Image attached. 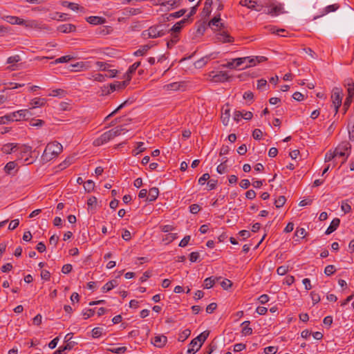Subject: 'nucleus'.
<instances>
[{
    "mask_svg": "<svg viewBox=\"0 0 354 354\" xmlns=\"http://www.w3.org/2000/svg\"><path fill=\"white\" fill-rule=\"evenodd\" d=\"M141 12L142 11L140 8H126L123 10L124 15H136Z\"/></svg>",
    "mask_w": 354,
    "mask_h": 354,
    "instance_id": "obj_33",
    "label": "nucleus"
},
{
    "mask_svg": "<svg viewBox=\"0 0 354 354\" xmlns=\"http://www.w3.org/2000/svg\"><path fill=\"white\" fill-rule=\"evenodd\" d=\"M152 47V45L146 44L140 46V48L133 53L135 56H143Z\"/></svg>",
    "mask_w": 354,
    "mask_h": 354,
    "instance_id": "obj_29",
    "label": "nucleus"
},
{
    "mask_svg": "<svg viewBox=\"0 0 354 354\" xmlns=\"http://www.w3.org/2000/svg\"><path fill=\"white\" fill-rule=\"evenodd\" d=\"M191 335V330L188 328L185 329L182 331L178 336V340L179 342H184Z\"/></svg>",
    "mask_w": 354,
    "mask_h": 354,
    "instance_id": "obj_38",
    "label": "nucleus"
},
{
    "mask_svg": "<svg viewBox=\"0 0 354 354\" xmlns=\"http://www.w3.org/2000/svg\"><path fill=\"white\" fill-rule=\"evenodd\" d=\"M310 297L313 301V305L317 304L320 301V296L318 293L315 292V291H312L310 292Z\"/></svg>",
    "mask_w": 354,
    "mask_h": 354,
    "instance_id": "obj_55",
    "label": "nucleus"
},
{
    "mask_svg": "<svg viewBox=\"0 0 354 354\" xmlns=\"http://www.w3.org/2000/svg\"><path fill=\"white\" fill-rule=\"evenodd\" d=\"M163 88L166 91H177L180 88V84L178 82H173L165 85Z\"/></svg>",
    "mask_w": 354,
    "mask_h": 354,
    "instance_id": "obj_40",
    "label": "nucleus"
},
{
    "mask_svg": "<svg viewBox=\"0 0 354 354\" xmlns=\"http://www.w3.org/2000/svg\"><path fill=\"white\" fill-rule=\"evenodd\" d=\"M14 116V114H6L0 117V124H7L8 122H11Z\"/></svg>",
    "mask_w": 354,
    "mask_h": 354,
    "instance_id": "obj_47",
    "label": "nucleus"
},
{
    "mask_svg": "<svg viewBox=\"0 0 354 354\" xmlns=\"http://www.w3.org/2000/svg\"><path fill=\"white\" fill-rule=\"evenodd\" d=\"M113 138V130L111 129L108 131L102 133L98 138L95 139L93 141V145L95 146H100L104 143L108 142L109 140Z\"/></svg>",
    "mask_w": 354,
    "mask_h": 354,
    "instance_id": "obj_8",
    "label": "nucleus"
},
{
    "mask_svg": "<svg viewBox=\"0 0 354 354\" xmlns=\"http://www.w3.org/2000/svg\"><path fill=\"white\" fill-rule=\"evenodd\" d=\"M209 335V330H205L201 334H199L196 338L193 339L191 341V344L198 345L196 349L194 348H188L187 351V354H195L202 346L203 343L207 339Z\"/></svg>",
    "mask_w": 354,
    "mask_h": 354,
    "instance_id": "obj_2",
    "label": "nucleus"
},
{
    "mask_svg": "<svg viewBox=\"0 0 354 354\" xmlns=\"http://www.w3.org/2000/svg\"><path fill=\"white\" fill-rule=\"evenodd\" d=\"M339 8V6L337 3L328 6L324 9L322 15H326L330 12L336 11Z\"/></svg>",
    "mask_w": 354,
    "mask_h": 354,
    "instance_id": "obj_37",
    "label": "nucleus"
},
{
    "mask_svg": "<svg viewBox=\"0 0 354 354\" xmlns=\"http://www.w3.org/2000/svg\"><path fill=\"white\" fill-rule=\"evenodd\" d=\"M189 22V19H188L187 18H184L182 20H180V21L175 24L171 27V28H170L169 30H167V32H173L174 33H178L180 32L183 27H184L185 26V24H187Z\"/></svg>",
    "mask_w": 354,
    "mask_h": 354,
    "instance_id": "obj_12",
    "label": "nucleus"
},
{
    "mask_svg": "<svg viewBox=\"0 0 354 354\" xmlns=\"http://www.w3.org/2000/svg\"><path fill=\"white\" fill-rule=\"evenodd\" d=\"M16 152L17 155H22L23 153H32V147L26 145L16 144ZM33 152H36L35 150Z\"/></svg>",
    "mask_w": 354,
    "mask_h": 354,
    "instance_id": "obj_14",
    "label": "nucleus"
},
{
    "mask_svg": "<svg viewBox=\"0 0 354 354\" xmlns=\"http://www.w3.org/2000/svg\"><path fill=\"white\" fill-rule=\"evenodd\" d=\"M73 57L70 55H64L59 58H57L55 60V62H52V64H58V63H66L73 59Z\"/></svg>",
    "mask_w": 354,
    "mask_h": 354,
    "instance_id": "obj_45",
    "label": "nucleus"
},
{
    "mask_svg": "<svg viewBox=\"0 0 354 354\" xmlns=\"http://www.w3.org/2000/svg\"><path fill=\"white\" fill-rule=\"evenodd\" d=\"M196 32L201 35H203L206 30L205 22L198 21L196 23Z\"/></svg>",
    "mask_w": 354,
    "mask_h": 354,
    "instance_id": "obj_42",
    "label": "nucleus"
},
{
    "mask_svg": "<svg viewBox=\"0 0 354 354\" xmlns=\"http://www.w3.org/2000/svg\"><path fill=\"white\" fill-rule=\"evenodd\" d=\"M347 91L348 98L353 97L354 96V82L351 80H348L346 82Z\"/></svg>",
    "mask_w": 354,
    "mask_h": 354,
    "instance_id": "obj_34",
    "label": "nucleus"
},
{
    "mask_svg": "<svg viewBox=\"0 0 354 354\" xmlns=\"http://www.w3.org/2000/svg\"><path fill=\"white\" fill-rule=\"evenodd\" d=\"M84 187L86 192L90 193L94 190L95 183L91 180H88L84 183Z\"/></svg>",
    "mask_w": 354,
    "mask_h": 354,
    "instance_id": "obj_36",
    "label": "nucleus"
},
{
    "mask_svg": "<svg viewBox=\"0 0 354 354\" xmlns=\"http://www.w3.org/2000/svg\"><path fill=\"white\" fill-rule=\"evenodd\" d=\"M339 224H340L339 218H333L332 220L330 225L326 229L325 234L328 235V234L333 233V232H335L337 230V228L339 227Z\"/></svg>",
    "mask_w": 354,
    "mask_h": 354,
    "instance_id": "obj_18",
    "label": "nucleus"
},
{
    "mask_svg": "<svg viewBox=\"0 0 354 354\" xmlns=\"http://www.w3.org/2000/svg\"><path fill=\"white\" fill-rule=\"evenodd\" d=\"M86 21L91 24L98 25L104 24L106 22V19L101 17L91 16L86 18Z\"/></svg>",
    "mask_w": 354,
    "mask_h": 354,
    "instance_id": "obj_20",
    "label": "nucleus"
},
{
    "mask_svg": "<svg viewBox=\"0 0 354 354\" xmlns=\"http://www.w3.org/2000/svg\"><path fill=\"white\" fill-rule=\"evenodd\" d=\"M16 144L15 143H8L4 145L2 148L1 151L3 153L6 154H10V153H15L16 151Z\"/></svg>",
    "mask_w": 354,
    "mask_h": 354,
    "instance_id": "obj_21",
    "label": "nucleus"
},
{
    "mask_svg": "<svg viewBox=\"0 0 354 354\" xmlns=\"http://www.w3.org/2000/svg\"><path fill=\"white\" fill-rule=\"evenodd\" d=\"M141 62H136L133 63L128 69L127 74L131 75L135 73L136 69L140 66Z\"/></svg>",
    "mask_w": 354,
    "mask_h": 354,
    "instance_id": "obj_53",
    "label": "nucleus"
},
{
    "mask_svg": "<svg viewBox=\"0 0 354 354\" xmlns=\"http://www.w3.org/2000/svg\"><path fill=\"white\" fill-rule=\"evenodd\" d=\"M351 148V144L347 141L342 142L330 155H349Z\"/></svg>",
    "mask_w": 354,
    "mask_h": 354,
    "instance_id": "obj_7",
    "label": "nucleus"
},
{
    "mask_svg": "<svg viewBox=\"0 0 354 354\" xmlns=\"http://www.w3.org/2000/svg\"><path fill=\"white\" fill-rule=\"evenodd\" d=\"M62 150V145L57 141H53L46 145L42 155H59Z\"/></svg>",
    "mask_w": 354,
    "mask_h": 354,
    "instance_id": "obj_3",
    "label": "nucleus"
},
{
    "mask_svg": "<svg viewBox=\"0 0 354 354\" xmlns=\"http://www.w3.org/2000/svg\"><path fill=\"white\" fill-rule=\"evenodd\" d=\"M217 180H214V179H210L208 180L207 182V189L208 190H212L216 188V185H217Z\"/></svg>",
    "mask_w": 354,
    "mask_h": 354,
    "instance_id": "obj_61",
    "label": "nucleus"
},
{
    "mask_svg": "<svg viewBox=\"0 0 354 354\" xmlns=\"http://www.w3.org/2000/svg\"><path fill=\"white\" fill-rule=\"evenodd\" d=\"M250 323V321H245L241 324L243 326L241 333L243 335H250L252 334V328L249 326Z\"/></svg>",
    "mask_w": 354,
    "mask_h": 354,
    "instance_id": "obj_30",
    "label": "nucleus"
},
{
    "mask_svg": "<svg viewBox=\"0 0 354 354\" xmlns=\"http://www.w3.org/2000/svg\"><path fill=\"white\" fill-rule=\"evenodd\" d=\"M221 286L224 290H228L232 286V283L230 280L225 279L221 283Z\"/></svg>",
    "mask_w": 354,
    "mask_h": 354,
    "instance_id": "obj_60",
    "label": "nucleus"
},
{
    "mask_svg": "<svg viewBox=\"0 0 354 354\" xmlns=\"http://www.w3.org/2000/svg\"><path fill=\"white\" fill-rule=\"evenodd\" d=\"M21 158L17 159L15 161L8 162L4 167V171L8 175L14 176L18 170V169H16V168H19L17 162L21 161Z\"/></svg>",
    "mask_w": 354,
    "mask_h": 354,
    "instance_id": "obj_9",
    "label": "nucleus"
},
{
    "mask_svg": "<svg viewBox=\"0 0 354 354\" xmlns=\"http://www.w3.org/2000/svg\"><path fill=\"white\" fill-rule=\"evenodd\" d=\"M308 234L306 232L304 228H297L295 232V236L304 239Z\"/></svg>",
    "mask_w": 354,
    "mask_h": 354,
    "instance_id": "obj_63",
    "label": "nucleus"
},
{
    "mask_svg": "<svg viewBox=\"0 0 354 354\" xmlns=\"http://www.w3.org/2000/svg\"><path fill=\"white\" fill-rule=\"evenodd\" d=\"M29 113L28 110L24 109V110H19L13 113H11L10 114H14L15 116L13 117V119L12 120V122L13 121H20L22 119H24L26 113Z\"/></svg>",
    "mask_w": 354,
    "mask_h": 354,
    "instance_id": "obj_23",
    "label": "nucleus"
},
{
    "mask_svg": "<svg viewBox=\"0 0 354 354\" xmlns=\"http://www.w3.org/2000/svg\"><path fill=\"white\" fill-rule=\"evenodd\" d=\"M267 151V148L266 146L264 145H259L258 146H257L256 147H254L253 148V152L257 154H261V153H263L265 154Z\"/></svg>",
    "mask_w": 354,
    "mask_h": 354,
    "instance_id": "obj_48",
    "label": "nucleus"
},
{
    "mask_svg": "<svg viewBox=\"0 0 354 354\" xmlns=\"http://www.w3.org/2000/svg\"><path fill=\"white\" fill-rule=\"evenodd\" d=\"M247 59H248V57H241V58L234 59L235 68L237 67H240L243 64L245 63L247 61Z\"/></svg>",
    "mask_w": 354,
    "mask_h": 354,
    "instance_id": "obj_56",
    "label": "nucleus"
},
{
    "mask_svg": "<svg viewBox=\"0 0 354 354\" xmlns=\"http://www.w3.org/2000/svg\"><path fill=\"white\" fill-rule=\"evenodd\" d=\"M167 30L163 28L162 25L152 26L148 30L142 32V36L145 39L157 38L162 37L166 34Z\"/></svg>",
    "mask_w": 354,
    "mask_h": 354,
    "instance_id": "obj_1",
    "label": "nucleus"
},
{
    "mask_svg": "<svg viewBox=\"0 0 354 354\" xmlns=\"http://www.w3.org/2000/svg\"><path fill=\"white\" fill-rule=\"evenodd\" d=\"M336 269L333 265H328L324 269V273L327 276H330L335 272Z\"/></svg>",
    "mask_w": 354,
    "mask_h": 354,
    "instance_id": "obj_54",
    "label": "nucleus"
},
{
    "mask_svg": "<svg viewBox=\"0 0 354 354\" xmlns=\"http://www.w3.org/2000/svg\"><path fill=\"white\" fill-rule=\"evenodd\" d=\"M128 100L124 101L123 103H122L119 106H118L114 111H113L109 115H108L105 118V120H108L111 117H113L115 115L120 109H122L123 107L126 106V104H128Z\"/></svg>",
    "mask_w": 354,
    "mask_h": 354,
    "instance_id": "obj_44",
    "label": "nucleus"
},
{
    "mask_svg": "<svg viewBox=\"0 0 354 354\" xmlns=\"http://www.w3.org/2000/svg\"><path fill=\"white\" fill-rule=\"evenodd\" d=\"M263 136V132L259 129H255L252 132V137L255 140H261Z\"/></svg>",
    "mask_w": 354,
    "mask_h": 354,
    "instance_id": "obj_57",
    "label": "nucleus"
},
{
    "mask_svg": "<svg viewBox=\"0 0 354 354\" xmlns=\"http://www.w3.org/2000/svg\"><path fill=\"white\" fill-rule=\"evenodd\" d=\"M96 65L99 67L101 71H106L109 68L110 65L106 62H97Z\"/></svg>",
    "mask_w": 354,
    "mask_h": 354,
    "instance_id": "obj_64",
    "label": "nucleus"
},
{
    "mask_svg": "<svg viewBox=\"0 0 354 354\" xmlns=\"http://www.w3.org/2000/svg\"><path fill=\"white\" fill-rule=\"evenodd\" d=\"M57 30L63 33L73 32L76 30V26L71 24H62L57 27Z\"/></svg>",
    "mask_w": 354,
    "mask_h": 354,
    "instance_id": "obj_17",
    "label": "nucleus"
},
{
    "mask_svg": "<svg viewBox=\"0 0 354 354\" xmlns=\"http://www.w3.org/2000/svg\"><path fill=\"white\" fill-rule=\"evenodd\" d=\"M145 145L144 142L138 143L135 149L133 150V153L135 152V155H138L140 153L145 152L147 149V147Z\"/></svg>",
    "mask_w": 354,
    "mask_h": 354,
    "instance_id": "obj_39",
    "label": "nucleus"
},
{
    "mask_svg": "<svg viewBox=\"0 0 354 354\" xmlns=\"http://www.w3.org/2000/svg\"><path fill=\"white\" fill-rule=\"evenodd\" d=\"M217 348L216 344L212 342L203 351V354H212Z\"/></svg>",
    "mask_w": 354,
    "mask_h": 354,
    "instance_id": "obj_46",
    "label": "nucleus"
},
{
    "mask_svg": "<svg viewBox=\"0 0 354 354\" xmlns=\"http://www.w3.org/2000/svg\"><path fill=\"white\" fill-rule=\"evenodd\" d=\"M129 80L117 82L115 84H110L107 86H104L102 88V95H108L115 90H120L125 88L129 84Z\"/></svg>",
    "mask_w": 354,
    "mask_h": 354,
    "instance_id": "obj_5",
    "label": "nucleus"
},
{
    "mask_svg": "<svg viewBox=\"0 0 354 354\" xmlns=\"http://www.w3.org/2000/svg\"><path fill=\"white\" fill-rule=\"evenodd\" d=\"M342 91L341 88L335 87L332 91L331 100L334 105L335 114L338 112L339 108L342 104Z\"/></svg>",
    "mask_w": 354,
    "mask_h": 354,
    "instance_id": "obj_4",
    "label": "nucleus"
},
{
    "mask_svg": "<svg viewBox=\"0 0 354 354\" xmlns=\"http://www.w3.org/2000/svg\"><path fill=\"white\" fill-rule=\"evenodd\" d=\"M240 4L243 6H246L250 9L257 11H261L262 8V6H257V2L252 0H241Z\"/></svg>",
    "mask_w": 354,
    "mask_h": 354,
    "instance_id": "obj_16",
    "label": "nucleus"
},
{
    "mask_svg": "<svg viewBox=\"0 0 354 354\" xmlns=\"http://www.w3.org/2000/svg\"><path fill=\"white\" fill-rule=\"evenodd\" d=\"M69 6V9L73 10V11H80L82 12H85V8L82 6H80L77 3H72L68 4Z\"/></svg>",
    "mask_w": 354,
    "mask_h": 354,
    "instance_id": "obj_50",
    "label": "nucleus"
},
{
    "mask_svg": "<svg viewBox=\"0 0 354 354\" xmlns=\"http://www.w3.org/2000/svg\"><path fill=\"white\" fill-rule=\"evenodd\" d=\"M167 342V337L164 335H158L151 339V343L156 347L162 348Z\"/></svg>",
    "mask_w": 354,
    "mask_h": 354,
    "instance_id": "obj_10",
    "label": "nucleus"
},
{
    "mask_svg": "<svg viewBox=\"0 0 354 354\" xmlns=\"http://www.w3.org/2000/svg\"><path fill=\"white\" fill-rule=\"evenodd\" d=\"M46 103V100L45 98L41 97H35L32 99L30 102V104L32 108L41 107L45 105Z\"/></svg>",
    "mask_w": 354,
    "mask_h": 354,
    "instance_id": "obj_25",
    "label": "nucleus"
},
{
    "mask_svg": "<svg viewBox=\"0 0 354 354\" xmlns=\"http://www.w3.org/2000/svg\"><path fill=\"white\" fill-rule=\"evenodd\" d=\"M209 78L212 82H225L229 81L230 77L226 71H212L209 73Z\"/></svg>",
    "mask_w": 354,
    "mask_h": 354,
    "instance_id": "obj_6",
    "label": "nucleus"
},
{
    "mask_svg": "<svg viewBox=\"0 0 354 354\" xmlns=\"http://www.w3.org/2000/svg\"><path fill=\"white\" fill-rule=\"evenodd\" d=\"M103 328L100 327H95L92 330V337L93 338H98L102 334Z\"/></svg>",
    "mask_w": 354,
    "mask_h": 354,
    "instance_id": "obj_51",
    "label": "nucleus"
},
{
    "mask_svg": "<svg viewBox=\"0 0 354 354\" xmlns=\"http://www.w3.org/2000/svg\"><path fill=\"white\" fill-rule=\"evenodd\" d=\"M71 71L77 72L86 70L89 68V64L86 62H79L71 65Z\"/></svg>",
    "mask_w": 354,
    "mask_h": 354,
    "instance_id": "obj_15",
    "label": "nucleus"
},
{
    "mask_svg": "<svg viewBox=\"0 0 354 354\" xmlns=\"http://www.w3.org/2000/svg\"><path fill=\"white\" fill-rule=\"evenodd\" d=\"M221 277L213 278L212 277L206 278L204 281V288L209 289L212 288L214 285L216 281L218 280Z\"/></svg>",
    "mask_w": 354,
    "mask_h": 354,
    "instance_id": "obj_32",
    "label": "nucleus"
},
{
    "mask_svg": "<svg viewBox=\"0 0 354 354\" xmlns=\"http://www.w3.org/2000/svg\"><path fill=\"white\" fill-rule=\"evenodd\" d=\"M218 41L223 43H232L234 41V37L230 36L227 31H222L216 35Z\"/></svg>",
    "mask_w": 354,
    "mask_h": 354,
    "instance_id": "obj_13",
    "label": "nucleus"
},
{
    "mask_svg": "<svg viewBox=\"0 0 354 354\" xmlns=\"http://www.w3.org/2000/svg\"><path fill=\"white\" fill-rule=\"evenodd\" d=\"M283 6L281 4L272 6L270 10L268 11V14L270 15H277L281 12H283Z\"/></svg>",
    "mask_w": 354,
    "mask_h": 354,
    "instance_id": "obj_35",
    "label": "nucleus"
},
{
    "mask_svg": "<svg viewBox=\"0 0 354 354\" xmlns=\"http://www.w3.org/2000/svg\"><path fill=\"white\" fill-rule=\"evenodd\" d=\"M7 21L11 24H19V25H24L26 23V21H25L23 19H21L18 17L15 16H7Z\"/></svg>",
    "mask_w": 354,
    "mask_h": 354,
    "instance_id": "obj_26",
    "label": "nucleus"
},
{
    "mask_svg": "<svg viewBox=\"0 0 354 354\" xmlns=\"http://www.w3.org/2000/svg\"><path fill=\"white\" fill-rule=\"evenodd\" d=\"M118 286V283L115 280H111L106 283L102 288L103 292H107Z\"/></svg>",
    "mask_w": 354,
    "mask_h": 354,
    "instance_id": "obj_28",
    "label": "nucleus"
},
{
    "mask_svg": "<svg viewBox=\"0 0 354 354\" xmlns=\"http://www.w3.org/2000/svg\"><path fill=\"white\" fill-rule=\"evenodd\" d=\"M66 344L64 346V349H66V351H71L72 350L75 345L77 344L76 342L71 341L65 342Z\"/></svg>",
    "mask_w": 354,
    "mask_h": 354,
    "instance_id": "obj_58",
    "label": "nucleus"
},
{
    "mask_svg": "<svg viewBox=\"0 0 354 354\" xmlns=\"http://www.w3.org/2000/svg\"><path fill=\"white\" fill-rule=\"evenodd\" d=\"M341 209L345 214L349 213L351 211V206L348 203L347 201H344L342 202Z\"/></svg>",
    "mask_w": 354,
    "mask_h": 354,
    "instance_id": "obj_52",
    "label": "nucleus"
},
{
    "mask_svg": "<svg viewBox=\"0 0 354 354\" xmlns=\"http://www.w3.org/2000/svg\"><path fill=\"white\" fill-rule=\"evenodd\" d=\"M211 12H212V8H209L207 6H204L202 12H201V15H202L203 17L206 18L210 15Z\"/></svg>",
    "mask_w": 354,
    "mask_h": 354,
    "instance_id": "obj_62",
    "label": "nucleus"
},
{
    "mask_svg": "<svg viewBox=\"0 0 354 354\" xmlns=\"http://www.w3.org/2000/svg\"><path fill=\"white\" fill-rule=\"evenodd\" d=\"M286 201V198L284 196H280L274 201V205L277 208H280L283 206Z\"/></svg>",
    "mask_w": 354,
    "mask_h": 354,
    "instance_id": "obj_43",
    "label": "nucleus"
},
{
    "mask_svg": "<svg viewBox=\"0 0 354 354\" xmlns=\"http://www.w3.org/2000/svg\"><path fill=\"white\" fill-rule=\"evenodd\" d=\"M21 60V58L20 55H15L9 57L7 59V64H11V66H9L8 67V69H9L10 71L15 70V68H13L14 64L17 63V62H20Z\"/></svg>",
    "mask_w": 354,
    "mask_h": 354,
    "instance_id": "obj_24",
    "label": "nucleus"
},
{
    "mask_svg": "<svg viewBox=\"0 0 354 354\" xmlns=\"http://www.w3.org/2000/svg\"><path fill=\"white\" fill-rule=\"evenodd\" d=\"M220 21H221V15L218 14L209 21L208 26H209V27L215 26L216 28H219V29L221 30V28H223L224 26L222 23H220Z\"/></svg>",
    "mask_w": 354,
    "mask_h": 354,
    "instance_id": "obj_22",
    "label": "nucleus"
},
{
    "mask_svg": "<svg viewBox=\"0 0 354 354\" xmlns=\"http://www.w3.org/2000/svg\"><path fill=\"white\" fill-rule=\"evenodd\" d=\"M106 350L113 353L123 354L127 351V348L126 346H122V347H118V348H109Z\"/></svg>",
    "mask_w": 354,
    "mask_h": 354,
    "instance_id": "obj_41",
    "label": "nucleus"
},
{
    "mask_svg": "<svg viewBox=\"0 0 354 354\" xmlns=\"http://www.w3.org/2000/svg\"><path fill=\"white\" fill-rule=\"evenodd\" d=\"M125 126H126V124L118 126L115 128L112 129L113 138L115 136H120L122 133H124V132H127L129 131V129H127L125 127Z\"/></svg>",
    "mask_w": 354,
    "mask_h": 354,
    "instance_id": "obj_31",
    "label": "nucleus"
},
{
    "mask_svg": "<svg viewBox=\"0 0 354 354\" xmlns=\"http://www.w3.org/2000/svg\"><path fill=\"white\" fill-rule=\"evenodd\" d=\"M221 119L225 126L229 124L230 120V109L229 108L228 104H226L225 106L223 107Z\"/></svg>",
    "mask_w": 354,
    "mask_h": 354,
    "instance_id": "obj_11",
    "label": "nucleus"
},
{
    "mask_svg": "<svg viewBox=\"0 0 354 354\" xmlns=\"http://www.w3.org/2000/svg\"><path fill=\"white\" fill-rule=\"evenodd\" d=\"M186 12H187L186 9H181V10H178V12L169 14V15H167L165 17V20L168 21H170L171 19L179 18V17L183 16Z\"/></svg>",
    "mask_w": 354,
    "mask_h": 354,
    "instance_id": "obj_27",
    "label": "nucleus"
},
{
    "mask_svg": "<svg viewBox=\"0 0 354 354\" xmlns=\"http://www.w3.org/2000/svg\"><path fill=\"white\" fill-rule=\"evenodd\" d=\"M278 351V348L276 346H268L264 348V353L266 354H275Z\"/></svg>",
    "mask_w": 354,
    "mask_h": 354,
    "instance_id": "obj_59",
    "label": "nucleus"
},
{
    "mask_svg": "<svg viewBox=\"0 0 354 354\" xmlns=\"http://www.w3.org/2000/svg\"><path fill=\"white\" fill-rule=\"evenodd\" d=\"M227 160H223L220 165L217 166L216 170L218 173L222 174L226 172L227 165H226Z\"/></svg>",
    "mask_w": 354,
    "mask_h": 354,
    "instance_id": "obj_49",
    "label": "nucleus"
},
{
    "mask_svg": "<svg viewBox=\"0 0 354 354\" xmlns=\"http://www.w3.org/2000/svg\"><path fill=\"white\" fill-rule=\"evenodd\" d=\"M159 195V189L157 187H152L148 192V196L147 201L149 202H153L157 199Z\"/></svg>",
    "mask_w": 354,
    "mask_h": 354,
    "instance_id": "obj_19",
    "label": "nucleus"
}]
</instances>
